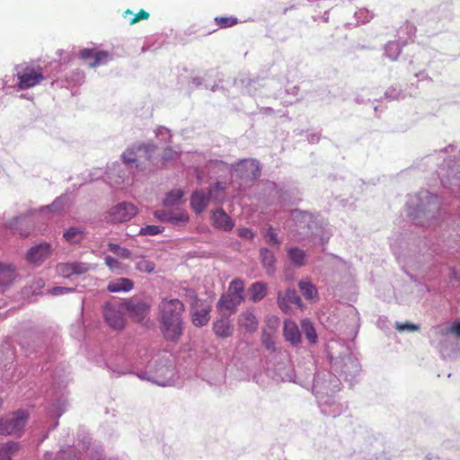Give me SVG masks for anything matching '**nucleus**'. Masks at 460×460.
Masks as SVG:
<instances>
[{"instance_id": "f257e3e1", "label": "nucleus", "mask_w": 460, "mask_h": 460, "mask_svg": "<svg viewBox=\"0 0 460 460\" xmlns=\"http://www.w3.org/2000/svg\"><path fill=\"white\" fill-rule=\"evenodd\" d=\"M162 332L167 341H175L182 334L183 303L177 299H163L159 305Z\"/></svg>"}, {"instance_id": "f03ea898", "label": "nucleus", "mask_w": 460, "mask_h": 460, "mask_svg": "<svg viewBox=\"0 0 460 460\" xmlns=\"http://www.w3.org/2000/svg\"><path fill=\"white\" fill-rule=\"evenodd\" d=\"M244 300V282L240 279H233L226 294L219 298L217 308L219 312L234 314Z\"/></svg>"}, {"instance_id": "7ed1b4c3", "label": "nucleus", "mask_w": 460, "mask_h": 460, "mask_svg": "<svg viewBox=\"0 0 460 460\" xmlns=\"http://www.w3.org/2000/svg\"><path fill=\"white\" fill-rule=\"evenodd\" d=\"M18 78L17 87L21 90L32 88L40 84L44 80L43 68L32 63H22L15 66Z\"/></svg>"}, {"instance_id": "20e7f679", "label": "nucleus", "mask_w": 460, "mask_h": 460, "mask_svg": "<svg viewBox=\"0 0 460 460\" xmlns=\"http://www.w3.org/2000/svg\"><path fill=\"white\" fill-rule=\"evenodd\" d=\"M124 303L107 302L102 307L106 323L113 330H123L126 325Z\"/></svg>"}, {"instance_id": "39448f33", "label": "nucleus", "mask_w": 460, "mask_h": 460, "mask_svg": "<svg viewBox=\"0 0 460 460\" xmlns=\"http://www.w3.org/2000/svg\"><path fill=\"white\" fill-rule=\"evenodd\" d=\"M29 413L24 410H18L9 418L0 419V435H20L27 424Z\"/></svg>"}, {"instance_id": "423d86ee", "label": "nucleus", "mask_w": 460, "mask_h": 460, "mask_svg": "<svg viewBox=\"0 0 460 460\" xmlns=\"http://www.w3.org/2000/svg\"><path fill=\"white\" fill-rule=\"evenodd\" d=\"M138 213L137 208L129 202H120L112 206L105 216V220L111 224L129 221Z\"/></svg>"}, {"instance_id": "0eeeda50", "label": "nucleus", "mask_w": 460, "mask_h": 460, "mask_svg": "<svg viewBox=\"0 0 460 460\" xmlns=\"http://www.w3.org/2000/svg\"><path fill=\"white\" fill-rule=\"evenodd\" d=\"M223 192L224 187L219 182L215 184L214 188L208 191V195L204 194L202 191H195L190 199L191 207L199 214L204 211L209 199H213L217 202H221L224 199Z\"/></svg>"}, {"instance_id": "6e6552de", "label": "nucleus", "mask_w": 460, "mask_h": 460, "mask_svg": "<svg viewBox=\"0 0 460 460\" xmlns=\"http://www.w3.org/2000/svg\"><path fill=\"white\" fill-rule=\"evenodd\" d=\"M52 247L49 243H41L28 250L25 259L29 264L41 265L52 254Z\"/></svg>"}, {"instance_id": "1a4fd4ad", "label": "nucleus", "mask_w": 460, "mask_h": 460, "mask_svg": "<svg viewBox=\"0 0 460 460\" xmlns=\"http://www.w3.org/2000/svg\"><path fill=\"white\" fill-rule=\"evenodd\" d=\"M152 150L149 146H139L136 149L128 148L122 154L123 162L127 164L136 163V168L140 167V163L149 161L152 157Z\"/></svg>"}, {"instance_id": "9d476101", "label": "nucleus", "mask_w": 460, "mask_h": 460, "mask_svg": "<svg viewBox=\"0 0 460 460\" xmlns=\"http://www.w3.org/2000/svg\"><path fill=\"white\" fill-rule=\"evenodd\" d=\"M278 305L284 313L289 314L293 305L302 306V300L295 289L288 288L284 293L279 292Z\"/></svg>"}, {"instance_id": "9b49d317", "label": "nucleus", "mask_w": 460, "mask_h": 460, "mask_svg": "<svg viewBox=\"0 0 460 460\" xmlns=\"http://www.w3.org/2000/svg\"><path fill=\"white\" fill-rule=\"evenodd\" d=\"M90 266L84 262H66L57 265V272L64 278H69L72 275H82L88 272Z\"/></svg>"}, {"instance_id": "f8f14e48", "label": "nucleus", "mask_w": 460, "mask_h": 460, "mask_svg": "<svg viewBox=\"0 0 460 460\" xmlns=\"http://www.w3.org/2000/svg\"><path fill=\"white\" fill-rule=\"evenodd\" d=\"M211 308L202 301L196 300L192 305V323L195 326L201 327L209 321Z\"/></svg>"}, {"instance_id": "ddd939ff", "label": "nucleus", "mask_w": 460, "mask_h": 460, "mask_svg": "<svg viewBox=\"0 0 460 460\" xmlns=\"http://www.w3.org/2000/svg\"><path fill=\"white\" fill-rule=\"evenodd\" d=\"M220 317L213 323V332L218 338H228L234 333V325L229 315L225 312H220Z\"/></svg>"}, {"instance_id": "4468645a", "label": "nucleus", "mask_w": 460, "mask_h": 460, "mask_svg": "<svg viewBox=\"0 0 460 460\" xmlns=\"http://www.w3.org/2000/svg\"><path fill=\"white\" fill-rule=\"evenodd\" d=\"M17 276L16 268L13 264L0 262V291L8 288Z\"/></svg>"}, {"instance_id": "2eb2a0df", "label": "nucleus", "mask_w": 460, "mask_h": 460, "mask_svg": "<svg viewBox=\"0 0 460 460\" xmlns=\"http://www.w3.org/2000/svg\"><path fill=\"white\" fill-rule=\"evenodd\" d=\"M126 312H128L131 318L137 322L144 319L146 314L149 309V305L144 301H128L124 303Z\"/></svg>"}, {"instance_id": "dca6fc26", "label": "nucleus", "mask_w": 460, "mask_h": 460, "mask_svg": "<svg viewBox=\"0 0 460 460\" xmlns=\"http://www.w3.org/2000/svg\"><path fill=\"white\" fill-rule=\"evenodd\" d=\"M213 226L224 231H230L234 227L231 217L222 208L216 209L211 216Z\"/></svg>"}, {"instance_id": "f3484780", "label": "nucleus", "mask_w": 460, "mask_h": 460, "mask_svg": "<svg viewBox=\"0 0 460 460\" xmlns=\"http://www.w3.org/2000/svg\"><path fill=\"white\" fill-rule=\"evenodd\" d=\"M283 333L286 341L290 342L292 345H296L300 343L301 335L298 327L295 322L290 320L285 321Z\"/></svg>"}, {"instance_id": "a211bd4d", "label": "nucleus", "mask_w": 460, "mask_h": 460, "mask_svg": "<svg viewBox=\"0 0 460 460\" xmlns=\"http://www.w3.org/2000/svg\"><path fill=\"white\" fill-rule=\"evenodd\" d=\"M238 325L248 332H254L258 328V320L250 311H244L238 316Z\"/></svg>"}, {"instance_id": "6ab92c4d", "label": "nucleus", "mask_w": 460, "mask_h": 460, "mask_svg": "<svg viewBox=\"0 0 460 460\" xmlns=\"http://www.w3.org/2000/svg\"><path fill=\"white\" fill-rule=\"evenodd\" d=\"M134 287V282L128 278H119L113 281H111L108 286V291L111 293L117 292H128L130 291Z\"/></svg>"}, {"instance_id": "aec40b11", "label": "nucleus", "mask_w": 460, "mask_h": 460, "mask_svg": "<svg viewBox=\"0 0 460 460\" xmlns=\"http://www.w3.org/2000/svg\"><path fill=\"white\" fill-rule=\"evenodd\" d=\"M85 237V232L82 227L72 226L66 230L63 238L69 243H80Z\"/></svg>"}, {"instance_id": "412c9836", "label": "nucleus", "mask_w": 460, "mask_h": 460, "mask_svg": "<svg viewBox=\"0 0 460 460\" xmlns=\"http://www.w3.org/2000/svg\"><path fill=\"white\" fill-rule=\"evenodd\" d=\"M133 261H136V270L140 272L153 273L155 270V263L150 260H147L144 255H135Z\"/></svg>"}, {"instance_id": "4be33fe9", "label": "nucleus", "mask_w": 460, "mask_h": 460, "mask_svg": "<svg viewBox=\"0 0 460 460\" xmlns=\"http://www.w3.org/2000/svg\"><path fill=\"white\" fill-rule=\"evenodd\" d=\"M249 292L251 294L250 299L252 302H259L262 300L268 293L267 285L261 281L255 282L250 287Z\"/></svg>"}, {"instance_id": "5701e85b", "label": "nucleus", "mask_w": 460, "mask_h": 460, "mask_svg": "<svg viewBox=\"0 0 460 460\" xmlns=\"http://www.w3.org/2000/svg\"><path fill=\"white\" fill-rule=\"evenodd\" d=\"M288 258L296 267H302L305 264L306 253L304 250L294 247L288 252Z\"/></svg>"}, {"instance_id": "b1692460", "label": "nucleus", "mask_w": 460, "mask_h": 460, "mask_svg": "<svg viewBox=\"0 0 460 460\" xmlns=\"http://www.w3.org/2000/svg\"><path fill=\"white\" fill-rule=\"evenodd\" d=\"M298 286H299V288H300L303 296L306 299H314V298L317 297V295H318L317 289L310 281L302 280L299 282Z\"/></svg>"}, {"instance_id": "393cba45", "label": "nucleus", "mask_w": 460, "mask_h": 460, "mask_svg": "<svg viewBox=\"0 0 460 460\" xmlns=\"http://www.w3.org/2000/svg\"><path fill=\"white\" fill-rule=\"evenodd\" d=\"M183 195L184 192L180 189L171 190L167 193L165 199H164V206L178 205L181 202Z\"/></svg>"}, {"instance_id": "a878e982", "label": "nucleus", "mask_w": 460, "mask_h": 460, "mask_svg": "<svg viewBox=\"0 0 460 460\" xmlns=\"http://www.w3.org/2000/svg\"><path fill=\"white\" fill-rule=\"evenodd\" d=\"M215 22L219 28L225 29L236 25L238 19L234 16H217L215 18Z\"/></svg>"}, {"instance_id": "bb28decb", "label": "nucleus", "mask_w": 460, "mask_h": 460, "mask_svg": "<svg viewBox=\"0 0 460 460\" xmlns=\"http://www.w3.org/2000/svg\"><path fill=\"white\" fill-rule=\"evenodd\" d=\"M302 329L309 341L312 343H315L317 338L316 332L313 324L308 320L302 321Z\"/></svg>"}, {"instance_id": "cd10ccee", "label": "nucleus", "mask_w": 460, "mask_h": 460, "mask_svg": "<svg viewBox=\"0 0 460 460\" xmlns=\"http://www.w3.org/2000/svg\"><path fill=\"white\" fill-rule=\"evenodd\" d=\"M261 257L262 264L265 267L271 268L274 265L275 256L272 253V252H270L269 249H267V248L261 249Z\"/></svg>"}, {"instance_id": "c85d7f7f", "label": "nucleus", "mask_w": 460, "mask_h": 460, "mask_svg": "<svg viewBox=\"0 0 460 460\" xmlns=\"http://www.w3.org/2000/svg\"><path fill=\"white\" fill-rule=\"evenodd\" d=\"M19 449V444L16 443V442H13V441H9L5 444H4L1 447H0V456L2 455H10V456L12 455H14Z\"/></svg>"}, {"instance_id": "c756f323", "label": "nucleus", "mask_w": 460, "mask_h": 460, "mask_svg": "<svg viewBox=\"0 0 460 460\" xmlns=\"http://www.w3.org/2000/svg\"><path fill=\"white\" fill-rule=\"evenodd\" d=\"M164 228L163 226H154V225L146 226L140 228L138 234L139 235H156V234L162 233L164 231Z\"/></svg>"}, {"instance_id": "7c9ffc66", "label": "nucleus", "mask_w": 460, "mask_h": 460, "mask_svg": "<svg viewBox=\"0 0 460 460\" xmlns=\"http://www.w3.org/2000/svg\"><path fill=\"white\" fill-rule=\"evenodd\" d=\"M108 52L106 51H95V54H94V57H93V61H90L89 62V66L91 67H95L99 65H101L102 63L107 61L108 59Z\"/></svg>"}, {"instance_id": "2f4dec72", "label": "nucleus", "mask_w": 460, "mask_h": 460, "mask_svg": "<svg viewBox=\"0 0 460 460\" xmlns=\"http://www.w3.org/2000/svg\"><path fill=\"white\" fill-rule=\"evenodd\" d=\"M449 333H454L457 337H460V320L454 322L448 328H442L439 330V334L442 336H446Z\"/></svg>"}, {"instance_id": "473e14b6", "label": "nucleus", "mask_w": 460, "mask_h": 460, "mask_svg": "<svg viewBox=\"0 0 460 460\" xmlns=\"http://www.w3.org/2000/svg\"><path fill=\"white\" fill-rule=\"evenodd\" d=\"M105 264L111 270H119L121 269V262L119 260L108 255L105 257Z\"/></svg>"}, {"instance_id": "72a5a7b5", "label": "nucleus", "mask_w": 460, "mask_h": 460, "mask_svg": "<svg viewBox=\"0 0 460 460\" xmlns=\"http://www.w3.org/2000/svg\"><path fill=\"white\" fill-rule=\"evenodd\" d=\"M149 18V13L141 9L138 13H137L132 20L130 21V24L137 23L142 20H147Z\"/></svg>"}, {"instance_id": "f704fd0d", "label": "nucleus", "mask_w": 460, "mask_h": 460, "mask_svg": "<svg viewBox=\"0 0 460 460\" xmlns=\"http://www.w3.org/2000/svg\"><path fill=\"white\" fill-rule=\"evenodd\" d=\"M266 237L268 238V242L272 243V244H279V240L278 238V234L277 233L275 232L274 228L272 226H270L268 228V232H267V234H266Z\"/></svg>"}, {"instance_id": "c9c22d12", "label": "nucleus", "mask_w": 460, "mask_h": 460, "mask_svg": "<svg viewBox=\"0 0 460 460\" xmlns=\"http://www.w3.org/2000/svg\"><path fill=\"white\" fill-rule=\"evenodd\" d=\"M237 234L241 238L251 240L254 237V233L252 229L242 227L237 230Z\"/></svg>"}, {"instance_id": "e433bc0d", "label": "nucleus", "mask_w": 460, "mask_h": 460, "mask_svg": "<svg viewBox=\"0 0 460 460\" xmlns=\"http://www.w3.org/2000/svg\"><path fill=\"white\" fill-rule=\"evenodd\" d=\"M189 221V215L186 212H181L176 216L170 217L171 223H186Z\"/></svg>"}, {"instance_id": "4c0bfd02", "label": "nucleus", "mask_w": 460, "mask_h": 460, "mask_svg": "<svg viewBox=\"0 0 460 460\" xmlns=\"http://www.w3.org/2000/svg\"><path fill=\"white\" fill-rule=\"evenodd\" d=\"M396 329L398 331H404V330H408V331H411V332H416V331H419L420 330V326L419 325H416V324H413V323H397L396 324Z\"/></svg>"}, {"instance_id": "58836bf2", "label": "nucleus", "mask_w": 460, "mask_h": 460, "mask_svg": "<svg viewBox=\"0 0 460 460\" xmlns=\"http://www.w3.org/2000/svg\"><path fill=\"white\" fill-rule=\"evenodd\" d=\"M94 54H95V50H93L92 49H84L80 52V57L84 60H91V61H93Z\"/></svg>"}, {"instance_id": "ea45409f", "label": "nucleus", "mask_w": 460, "mask_h": 460, "mask_svg": "<svg viewBox=\"0 0 460 460\" xmlns=\"http://www.w3.org/2000/svg\"><path fill=\"white\" fill-rule=\"evenodd\" d=\"M72 291H74V288H64V287H56L50 290V293L54 296H58V295H63V294L69 293Z\"/></svg>"}, {"instance_id": "a19ab883", "label": "nucleus", "mask_w": 460, "mask_h": 460, "mask_svg": "<svg viewBox=\"0 0 460 460\" xmlns=\"http://www.w3.org/2000/svg\"><path fill=\"white\" fill-rule=\"evenodd\" d=\"M117 255L123 259H134V256H132V252L126 247H121Z\"/></svg>"}, {"instance_id": "79ce46f5", "label": "nucleus", "mask_w": 460, "mask_h": 460, "mask_svg": "<svg viewBox=\"0 0 460 460\" xmlns=\"http://www.w3.org/2000/svg\"><path fill=\"white\" fill-rule=\"evenodd\" d=\"M263 346L267 350L274 351L275 350V343L270 338H264L262 341Z\"/></svg>"}, {"instance_id": "37998d69", "label": "nucleus", "mask_w": 460, "mask_h": 460, "mask_svg": "<svg viewBox=\"0 0 460 460\" xmlns=\"http://www.w3.org/2000/svg\"><path fill=\"white\" fill-rule=\"evenodd\" d=\"M175 156H177V153L174 152L172 148H166L164 151V155H163V159L164 160L172 159Z\"/></svg>"}, {"instance_id": "c03bdc74", "label": "nucleus", "mask_w": 460, "mask_h": 460, "mask_svg": "<svg viewBox=\"0 0 460 460\" xmlns=\"http://www.w3.org/2000/svg\"><path fill=\"white\" fill-rule=\"evenodd\" d=\"M155 217H157L161 221H168L170 222V217L164 211H155Z\"/></svg>"}, {"instance_id": "a18cd8bd", "label": "nucleus", "mask_w": 460, "mask_h": 460, "mask_svg": "<svg viewBox=\"0 0 460 460\" xmlns=\"http://www.w3.org/2000/svg\"><path fill=\"white\" fill-rule=\"evenodd\" d=\"M108 247H109V250L111 252L115 253L116 255L119 252V249L121 248L119 244L113 243H109Z\"/></svg>"}, {"instance_id": "49530a36", "label": "nucleus", "mask_w": 460, "mask_h": 460, "mask_svg": "<svg viewBox=\"0 0 460 460\" xmlns=\"http://www.w3.org/2000/svg\"><path fill=\"white\" fill-rule=\"evenodd\" d=\"M0 460H12V458H11L10 455H5V456L2 455L0 456Z\"/></svg>"}, {"instance_id": "de8ad7c7", "label": "nucleus", "mask_w": 460, "mask_h": 460, "mask_svg": "<svg viewBox=\"0 0 460 460\" xmlns=\"http://www.w3.org/2000/svg\"><path fill=\"white\" fill-rule=\"evenodd\" d=\"M126 13H132V12H130L129 10H127Z\"/></svg>"}]
</instances>
